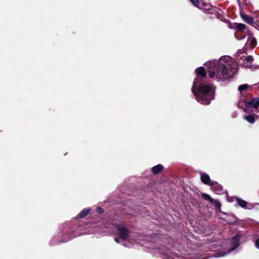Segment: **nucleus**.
I'll return each instance as SVG.
<instances>
[{
	"label": "nucleus",
	"instance_id": "obj_1",
	"mask_svg": "<svg viewBox=\"0 0 259 259\" xmlns=\"http://www.w3.org/2000/svg\"><path fill=\"white\" fill-rule=\"evenodd\" d=\"M209 77L219 82L225 81L233 77L238 67L230 56H223L219 60H210L206 63Z\"/></svg>",
	"mask_w": 259,
	"mask_h": 259
},
{
	"label": "nucleus",
	"instance_id": "obj_2",
	"mask_svg": "<svg viewBox=\"0 0 259 259\" xmlns=\"http://www.w3.org/2000/svg\"><path fill=\"white\" fill-rule=\"evenodd\" d=\"M197 75L193 81L191 91L196 100L201 104L208 105L215 96V87L206 82L204 77L206 73L203 67L195 69Z\"/></svg>",
	"mask_w": 259,
	"mask_h": 259
},
{
	"label": "nucleus",
	"instance_id": "obj_3",
	"mask_svg": "<svg viewBox=\"0 0 259 259\" xmlns=\"http://www.w3.org/2000/svg\"><path fill=\"white\" fill-rule=\"evenodd\" d=\"M191 3L198 8L208 11L209 13L214 14L217 18L221 19L222 11L218 8H215V10L211 9L212 6L207 0H203L199 2L198 0H189Z\"/></svg>",
	"mask_w": 259,
	"mask_h": 259
},
{
	"label": "nucleus",
	"instance_id": "obj_4",
	"mask_svg": "<svg viewBox=\"0 0 259 259\" xmlns=\"http://www.w3.org/2000/svg\"><path fill=\"white\" fill-rule=\"evenodd\" d=\"M240 235L236 234L230 241L229 246L224 249V250H220L213 253L211 256L214 257H223L231 252L234 251L239 246Z\"/></svg>",
	"mask_w": 259,
	"mask_h": 259
},
{
	"label": "nucleus",
	"instance_id": "obj_5",
	"mask_svg": "<svg viewBox=\"0 0 259 259\" xmlns=\"http://www.w3.org/2000/svg\"><path fill=\"white\" fill-rule=\"evenodd\" d=\"M259 106V98H254L249 102H245L244 111L245 112H255Z\"/></svg>",
	"mask_w": 259,
	"mask_h": 259
},
{
	"label": "nucleus",
	"instance_id": "obj_6",
	"mask_svg": "<svg viewBox=\"0 0 259 259\" xmlns=\"http://www.w3.org/2000/svg\"><path fill=\"white\" fill-rule=\"evenodd\" d=\"M241 54V51H238L236 54V57L242 61V63L240 62L241 63V66L243 68H248L250 66L251 63L253 61L254 59L253 57L251 55H248L247 56H240V55Z\"/></svg>",
	"mask_w": 259,
	"mask_h": 259
},
{
	"label": "nucleus",
	"instance_id": "obj_7",
	"mask_svg": "<svg viewBox=\"0 0 259 259\" xmlns=\"http://www.w3.org/2000/svg\"><path fill=\"white\" fill-rule=\"evenodd\" d=\"M115 227L118 231L119 238L123 241L126 240L130 234L128 229L124 225L121 224H116Z\"/></svg>",
	"mask_w": 259,
	"mask_h": 259
},
{
	"label": "nucleus",
	"instance_id": "obj_8",
	"mask_svg": "<svg viewBox=\"0 0 259 259\" xmlns=\"http://www.w3.org/2000/svg\"><path fill=\"white\" fill-rule=\"evenodd\" d=\"M256 44L257 41L256 39L252 35H249L247 37L245 48L246 49H253L256 46Z\"/></svg>",
	"mask_w": 259,
	"mask_h": 259
},
{
	"label": "nucleus",
	"instance_id": "obj_9",
	"mask_svg": "<svg viewBox=\"0 0 259 259\" xmlns=\"http://www.w3.org/2000/svg\"><path fill=\"white\" fill-rule=\"evenodd\" d=\"M236 198L237 204L241 207L247 209H251L253 207V205L252 204L248 203L246 201L239 198V197H235Z\"/></svg>",
	"mask_w": 259,
	"mask_h": 259
},
{
	"label": "nucleus",
	"instance_id": "obj_10",
	"mask_svg": "<svg viewBox=\"0 0 259 259\" xmlns=\"http://www.w3.org/2000/svg\"><path fill=\"white\" fill-rule=\"evenodd\" d=\"M210 186L212 191L216 194H221L223 192L222 186L217 182L213 181Z\"/></svg>",
	"mask_w": 259,
	"mask_h": 259
},
{
	"label": "nucleus",
	"instance_id": "obj_11",
	"mask_svg": "<svg viewBox=\"0 0 259 259\" xmlns=\"http://www.w3.org/2000/svg\"><path fill=\"white\" fill-rule=\"evenodd\" d=\"M63 234V233H61V235L59 234V235L62 237V239L58 241V243L59 244L61 243H64L69 241L71 238L74 237V235L73 234V232H70L69 233H66L64 235V236H62Z\"/></svg>",
	"mask_w": 259,
	"mask_h": 259
},
{
	"label": "nucleus",
	"instance_id": "obj_12",
	"mask_svg": "<svg viewBox=\"0 0 259 259\" xmlns=\"http://www.w3.org/2000/svg\"><path fill=\"white\" fill-rule=\"evenodd\" d=\"M200 176L202 182L205 184L210 186L211 184L213 182V181H211L209 176L205 173L201 172Z\"/></svg>",
	"mask_w": 259,
	"mask_h": 259
},
{
	"label": "nucleus",
	"instance_id": "obj_13",
	"mask_svg": "<svg viewBox=\"0 0 259 259\" xmlns=\"http://www.w3.org/2000/svg\"><path fill=\"white\" fill-rule=\"evenodd\" d=\"M240 15L241 18L244 21L251 25H253L254 24V19L253 17L242 13H241Z\"/></svg>",
	"mask_w": 259,
	"mask_h": 259
},
{
	"label": "nucleus",
	"instance_id": "obj_14",
	"mask_svg": "<svg viewBox=\"0 0 259 259\" xmlns=\"http://www.w3.org/2000/svg\"><path fill=\"white\" fill-rule=\"evenodd\" d=\"M91 209L90 208H85L83 209L81 211L77 214L76 219H82L86 217L91 211Z\"/></svg>",
	"mask_w": 259,
	"mask_h": 259
},
{
	"label": "nucleus",
	"instance_id": "obj_15",
	"mask_svg": "<svg viewBox=\"0 0 259 259\" xmlns=\"http://www.w3.org/2000/svg\"><path fill=\"white\" fill-rule=\"evenodd\" d=\"M162 171V165L159 164L152 168V172L154 175H157Z\"/></svg>",
	"mask_w": 259,
	"mask_h": 259
},
{
	"label": "nucleus",
	"instance_id": "obj_16",
	"mask_svg": "<svg viewBox=\"0 0 259 259\" xmlns=\"http://www.w3.org/2000/svg\"><path fill=\"white\" fill-rule=\"evenodd\" d=\"M246 25L242 23H237L236 26V30L237 31H245Z\"/></svg>",
	"mask_w": 259,
	"mask_h": 259
},
{
	"label": "nucleus",
	"instance_id": "obj_17",
	"mask_svg": "<svg viewBox=\"0 0 259 259\" xmlns=\"http://www.w3.org/2000/svg\"><path fill=\"white\" fill-rule=\"evenodd\" d=\"M201 195L203 198H204L205 200L209 201L211 204L213 203V201H214V199H213L209 195L206 193H202Z\"/></svg>",
	"mask_w": 259,
	"mask_h": 259
},
{
	"label": "nucleus",
	"instance_id": "obj_18",
	"mask_svg": "<svg viewBox=\"0 0 259 259\" xmlns=\"http://www.w3.org/2000/svg\"><path fill=\"white\" fill-rule=\"evenodd\" d=\"M244 119L250 123L253 124L255 122L254 116L253 115H248L245 116Z\"/></svg>",
	"mask_w": 259,
	"mask_h": 259
},
{
	"label": "nucleus",
	"instance_id": "obj_19",
	"mask_svg": "<svg viewBox=\"0 0 259 259\" xmlns=\"http://www.w3.org/2000/svg\"><path fill=\"white\" fill-rule=\"evenodd\" d=\"M248 87V84H244L240 85L238 87V91L240 92V94L241 95L243 93V92L245 91L247 89Z\"/></svg>",
	"mask_w": 259,
	"mask_h": 259
},
{
	"label": "nucleus",
	"instance_id": "obj_20",
	"mask_svg": "<svg viewBox=\"0 0 259 259\" xmlns=\"http://www.w3.org/2000/svg\"><path fill=\"white\" fill-rule=\"evenodd\" d=\"M212 204L216 207L218 210H220L221 209V204L218 200H214Z\"/></svg>",
	"mask_w": 259,
	"mask_h": 259
},
{
	"label": "nucleus",
	"instance_id": "obj_21",
	"mask_svg": "<svg viewBox=\"0 0 259 259\" xmlns=\"http://www.w3.org/2000/svg\"><path fill=\"white\" fill-rule=\"evenodd\" d=\"M96 211L99 213H102L104 212V210L101 207H97Z\"/></svg>",
	"mask_w": 259,
	"mask_h": 259
},
{
	"label": "nucleus",
	"instance_id": "obj_22",
	"mask_svg": "<svg viewBox=\"0 0 259 259\" xmlns=\"http://www.w3.org/2000/svg\"><path fill=\"white\" fill-rule=\"evenodd\" d=\"M255 246L257 249H259V238L255 240Z\"/></svg>",
	"mask_w": 259,
	"mask_h": 259
},
{
	"label": "nucleus",
	"instance_id": "obj_23",
	"mask_svg": "<svg viewBox=\"0 0 259 259\" xmlns=\"http://www.w3.org/2000/svg\"><path fill=\"white\" fill-rule=\"evenodd\" d=\"M227 199L228 201H229V202H233L234 201V198L229 197L228 196L227 194Z\"/></svg>",
	"mask_w": 259,
	"mask_h": 259
},
{
	"label": "nucleus",
	"instance_id": "obj_24",
	"mask_svg": "<svg viewBox=\"0 0 259 259\" xmlns=\"http://www.w3.org/2000/svg\"><path fill=\"white\" fill-rule=\"evenodd\" d=\"M114 241H115L116 243H119V238H114Z\"/></svg>",
	"mask_w": 259,
	"mask_h": 259
},
{
	"label": "nucleus",
	"instance_id": "obj_25",
	"mask_svg": "<svg viewBox=\"0 0 259 259\" xmlns=\"http://www.w3.org/2000/svg\"><path fill=\"white\" fill-rule=\"evenodd\" d=\"M235 37H236V39H242V38H241V37H238V36H237V35H235Z\"/></svg>",
	"mask_w": 259,
	"mask_h": 259
},
{
	"label": "nucleus",
	"instance_id": "obj_26",
	"mask_svg": "<svg viewBox=\"0 0 259 259\" xmlns=\"http://www.w3.org/2000/svg\"><path fill=\"white\" fill-rule=\"evenodd\" d=\"M257 21L259 22V13H258V14H257Z\"/></svg>",
	"mask_w": 259,
	"mask_h": 259
},
{
	"label": "nucleus",
	"instance_id": "obj_27",
	"mask_svg": "<svg viewBox=\"0 0 259 259\" xmlns=\"http://www.w3.org/2000/svg\"><path fill=\"white\" fill-rule=\"evenodd\" d=\"M255 115L256 116H257V117H259V115Z\"/></svg>",
	"mask_w": 259,
	"mask_h": 259
}]
</instances>
